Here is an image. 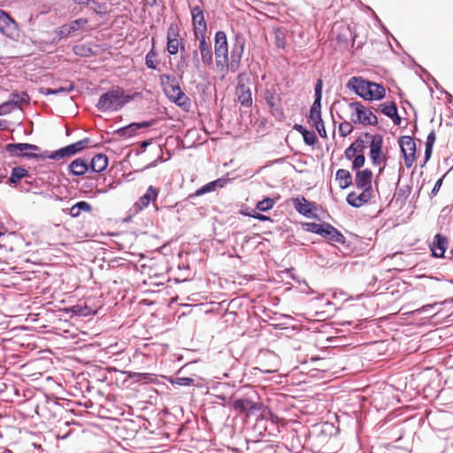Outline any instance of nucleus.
<instances>
[{"label": "nucleus", "instance_id": "obj_1", "mask_svg": "<svg viewBox=\"0 0 453 453\" xmlns=\"http://www.w3.org/2000/svg\"><path fill=\"white\" fill-rule=\"evenodd\" d=\"M138 96L139 93L125 95L122 88L119 86L112 87L109 91L101 95L96 107L103 112L118 111Z\"/></svg>", "mask_w": 453, "mask_h": 453}, {"label": "nucleus", "instance_id": "obj_2", "mask_svg": "<svg viewBox=\"0 0 453 453\" xmlns=\"http://www.w3.org/2000/svg\"><path fill=\"white\" fill-rule=\"evenodd\" d=\"M346 87L365 100H380L385 96V88L383 86L360 76L351 77L348 81Z\"/></svg>", "mask_w": 453, "mask_h": 453}, {"label": "nucleus", "instance_id": "obj_3", "mask_svg": "<svg viewBox=\"0 0 453 453\" xmlns=\"http://www.w3.org/2000/svg\"><path fill=\"white\" fill-rule=\"evenodd\" d=\"M246 46V38L241 32L234 33L231 42L230 55L228 54V64L225 65L230 72H236L241 65V61Z\"/></svg>", "mask_w": 453, "mask_h": 453}, {"label": "nucleus", "instance_id": "obj_4", "mask_svg": "<svg viewBox=\"0 0 453 453\" xmlns=\"http://www.w3.org/2000/svg\"><path fill=\"white\" fill-rule=\"evenodd\" d=\"M90 139L86 137L82 140H80L74 143L69 144L65 147L60 148L55 151L50 152L48 150H44L42 152V158H50L55 161H58L60 159L70 157L86 149L90 143Z\"/></svg>", "mask_w": 453, "mask_h": 453}, {"label": "nucleus", "instance_id": "obj_5", "mask_svg": "<svg viewBox=\"0 0 453 453\" xmlns=\"http://www.w3.org/2000/svg\"><path fill=\"white\" fill-rule=\"evenodd\" d=\"M5 150L12 156L25 157L27 159L42 158V153L38 154L40 148L37 145L30 143H8L5 145Z\"/></svg>", "mask_w": 453, "mask_h": 453}, {"label": "nucleus", "instance_id": "obj_6", "mask_svg": "<svg viewBox=\"0 0 453 453\" xmlns=\"http://www.w3.org/2000/svg\"><path fill=\"white\" fill-rule=\"evenodd\" d=\"M228 42L224 31H217L214 35V54L218 66L228 64Z\"/></svg>", "mask_w": 453, "mask_h": 453}, {"label": "nucleus", "instance_id": "obj_7", "mask_svg": "<svg viewBox=\"0 0 453 453\" xmlns=\"http://www.w3.org/2000/svg\"><path fill=\"white\" fill-rule=\"evenodd\" d=\"M159 188L154 186H149L146 192L134 203L130 211L135 215L146 209L150 203L153 204L156 211L158 207L156 204V200L159 195Z\"/></svg>", "mask_w": 453, "mask_h": 453}, {"label": "nucleus", "instance_id": "obj_8", "mask_svg": "<svg viewBox=\"0 0 453 453\" xmlns=\"http://www.w3.org/2000/svg\"><path fill=\"white\" fill-rule=\"evenodd\" d=\"M349 106L357 114V119H352L354 123L371 126L378 124L377 116L372 111L366 109L360 102L349 103Z\"/></svg>", "mask_w": 453, "mask_h": 453}, {"label": "nucleus", "instance_id": "obj_9", "mask_svg": "<svg viewBox=\"0 0 453 453\" xmlns=\"http://www.w3.org/2000/svg\"><path fill=\"white\" fill-rule=\"evenodd\" d=\"M249 76L246 73H241L237 76L236 94L238 102L244 107L252 105V96L250 88L247 86Z\"/></svg>", "mask_w": 453, "mask_h": 453}, {"label": "nucleus", "instance_id": "obj_10", "mask_svg": "<svg viewBox=\"0 0 453 453\" xmlns=\"http://www.w3.org/2000/svg\"><path fill=\"white\" fill-rule=\"evenodd\" d=\"M398 146L403 156L404 163L408 168L411 167L416 157V143L410 135H402L398 139Z\"/></svg>", "mask_w": 453, "mask_h": 453}, {"label": "nucleus", "instance_id": "obj_11", "mask_svg": "<svg viewBox=\"0 0 453 453\" xmlns=\"http://www.w3.org/2000/svg\"><path fill=\"white\" fill-rule=\"evenodd\" d=\"M262 404L249 398L236 399L232 403V408L239 413L250 416L260 411Z\"/></svg>", "mask_w": 453, "mask_h": 453}, {"label": "nucleus", "instance_id": "obj_12", "mask_svg": "<svg viewBox=\"0 0 453 453\" xmlns=\"http://www.w3.org/2000/svg\"><path fill=\"white\" fill-rule=\"evenodd\" d=\"M264 100L275 112L283 114L281 108V96L278 93L277 85L266 87L264 91Z\"/></svg>", "mask_w": 453, "mask_h": 453}, {"label": "nucleus", "instance_id": "obj_13", "mask_svg": "<svg viewBox=\"0 0 453 453\" xmlns=\"http://www.w3.org/2000/svg\"><path fill=\"white\" fill-rule=\"evenodd\" d=\"M0 33L9 38L18 35V24L3 10H0Z\"/></svg>", "mask_w": 453, "mask_h": 453}, {"label": "nucleus", "instance_id": "obj_14", "mask_svg": "<svg viewBox=\"0 0 453 453\" xmlns=\"http://www.w3.org/2000/svg\"><path fill=\"white\" fill-rule=\"evenodd\" d=\"M167 97L180 107L189 104V98L181 90L178 83H171L170 88L165 89Z\"/></svg>", "mask_w": 453, "mask_h": 453}, {"label": "nucleus", "instance_id": "obj_15", "mask_svg": "<svg viewBox=\"0 0 453 453\" xmlns=\"http://www.w3.org/2000/svg\"><path fill=\"white\" fill-rule=\"evenodd\" d=\"M292 203L296 211L310 219H318V215L314 213V210H316V205L314 203L309 202L303 196L296 197L292 199Z\"/></svg>", "mask_w": 453, "mask_h": 453}, {"label": "nucleus", "instance_id": "obj_16", "mask_svg": "<svg viewBox=\"0 0 453 453\" xmlns=\"http://www.w3.org/2000/svg\"><path fill=\"white\" fill-rule=\"evenodd\" d=\"M194 36L199 42L197 50H199L201 62L206 66L211 65L212 64L213 58L211 43L206 41V34Z\"/></svg>", "mask_w": 453, "mask_h": 453}, {"label": "nucleus", "instance_id": "obj_17", "mask_svg": "<svg viewBox=\"0 0 453 453\" xmlns=\"http://www.w3.org/2000/svg\"><path fill=\"white\" fill-rule=\"evenodd\" d=\"M190 12L194 27V35L206 34L207 24L204 19L203 10L199 6H194L191 8Z\"/></svg>", "mask_w": 453, "mask_h": 453}, {"label": "nucleus", "instance_id": "obj_18", "mask_svg": "<svg viewBox=\"0 0 453 453\" xmlns=\"http://www.w3.org/2000/svg\"><path fill=\"white\" fill-rule=\"evenodd\" d=\"M366 139H371L370 157L374 165L380 164V153L382 148V137L379 134L372 135L369 133L365 134Z\"/></svg>", "mask_w": 453, "mask_h": 453}, {"label": "nucleus", "instance_id": "obj_19", "mask_svg": "<svg viewBox=\"0 0 453 453\" xmlns=\"http://www.w3.org/2000/svg\"><path fill=\"white\" fill-rule=\"evenodd\" d=\"M228 181H229V179H226L224 177L219 178L215 180H212V181L202 186L198 189H196L195 193L189 195L188 198L193 199L195 197L201 196L207 193L213 192L218 188H224Z\"/></svg>", "mask_w": 453, "mask_h": 453}, {"label": "nucleus", "instance_id": "obj_20", "mask_svg": "<svg viewBox=\"0 0 453 453\" xmlns=\"http://www.w3.org/2000/svg\"><path fill=\"white\" fill-rule=\"evenodd\" d=\"M151 125L152 122L150 121L133 122L127 126L118 128L115 134L120 137L129 138L134 136L139 129L150 127Z\"/></svg>", "mask_w": 453, "mask_h": 453}, {"label": "nucleus", "instance_id": "obj_21", "mask_svg": "<svg viewBox=\"0 0 453 453\" xmlns=\"http://www.w3.org/2000/svg\"><path fill=\"white\" fill-rule=\"evenodd\" d=\"M448 238L441 234L434 236V242L431 246L433 256L435 257H442L448 248Z\"/></svg>", "mask_w": 453, "mask_h": 453}, {"label": "nucleus", "instance_id": "obj_22", "mask_svg": "<svg viewBox=\"0 0 453 453\" xmlns=\"http://www.w3.org/2000/svg\"><path fill=\"white\" fill-rule=\"evenodd\" d=\"M372 173L370 169L357 171L356 173V186L357 188L371 190Z\"/></svg>", "mask_w": 453, "mask_h": 453}, {"label": "nucleus", "instance_id": "obj_23", "mask_svg": "<svg viewBox=\"0 0 453 453\" xmlns=\"http://www.w3.org/2000/svg\"><path fill=\"white\" fill-rule=\"evenodd\" d=\"M371 198V193L370 190L363 189V192L359 195H357L354 192L349 193L347 196L346 201L347 203L355 208H358L362 206L364 203L368 202Z\"/></svg>", "mask_w": 453, "mask_h": 453}, {"label": "nucleus", "instance_id": "obj_24", "mask_svg": "<svg viewBox=\"0 0 453 453\" xmlns=\"http://www.w3.org/2000/svg\"><path fill=\"white\" fill-rule=\"evenodd\" d=\"M88 169L89 166L87 161L84 158L79 157L68 165V173L73 176H82Z\"/></svg>", "mask_w": 453, "mask_h": 453}, {"label": "nucleus", "instance_id": "obj_25", "mask_svg": "<svg viewBox=\"0 0 453 453\" xmlns=\"http://www.w3.org/2000/svg\"><path fill=\"white\" fill-rule=\"evenodd\" d=\"M93 173H101L108 166V157L106 155L99 153L96 154L88 165Z\"/></svg>", "mask_w": 453, "mask_h": 453}, {"label": "nucleus", "instance_id": "obj_26", "mask_svg": "<svg viewBox=\"0 0 453 453\" xmlns=\"http://www.w3.org/2000/svg\"><path fill=\"white\" fill-rule=\"evenodd\" d=\"M335 176L336 180H339V187L342 189L347 188L352 184V176L348 170L339 169Z\"/></svg>", "mask_w": 453, "mask_h": 453}, {"label": "nucleus", "instance_id": "obj_27", "mask_svg": "<svg viewBox=\"0 0 453 453\" xmlns=\"http://www.w3.org/2000/svg\"><path fill=\"white\" fill-rule=\"evenodd\" d=\"M92 211V206L86 201H80L73 204L69 209V214L73 218H77L80 216L81 211L90 212Z\"/></svg>", "mask_w": 453, "mask_h": 453}, {"label": "nucleus", "instance_id": "obj_28", "mask_svg": "<svg viewBox=\"0 0 453 453\" xmlns=\"http://www.w3.org/2000/svg\"><path fill=\"white\" fill-rule=\"evenodd\" d=\"M28 175V171L21 166L13 167L8 183L11 185H16L22 178Z\"/></svg>", "mask_w": 453, "mask_h": 453}, {"label": "nucleus", "instance_id": "obj_29", "mask_svg": "<svg viewBox=\"0 0 453 453\" xmlns=\"http://www.w3.org/2000/svg\"><path fill=\"white\" fill-rule=\"evenodd\" d=\"M379 108L383 114L391 118L394 123L396 124V104L394 101L383 103L380 104Z\"/></svg>", "mask_w": 453, "mask_h": 453}, {"label": "nucleus", "instance_id": "obj_30", "mask_svg": "<svg viewBox=\"0 0 453 453\" xmlns=\"http://www.w3.org/2000/svg\"><path fill=\"white\" fill-rule=\"evenodd\" d=\"M435 140H436V133H435V130L433 129L428 134V135L426 137V148H425V155H424L425 162H427L431 157V155L433 152V147L434 145Z\"/></svg>", "mask_w": 453, "mask_h": 453}, {"label": "nucleus", "instance_id": "obj_31", "mask_svg": "<svg viewBox=\"0 0 453 453\" xmlns=\"http://www.w3.org/2000/svg\"><path fill=\"white\" fill-rule=\"evenodd\" d=\"M8 100L17 108L20 104L29 103L30 97L26 92H13Z\"/></svg>", "mask_w": 453, "mask_h": 453}, {"label": "nucleus", "instance_id": "obj_32", "mask_svg": "<svg viewBox=\"0 0 453 453\" xmlns=\"http://www.w3.org/2000/svg\"><path fill=\"white\" fill-rule=\"evenodd\" d=\"M274 43L278 49H285L286 47V34L280 27L273 28Z\"/></svg>", "mask_w": 453, "mask_h": 453}, {"label": "nucleus", "instance_id": "obj_33", "mask_svg": "<svg viewBox=\"0 0 453 453\" xmlns=\"http://www.w3.org/2000/svg\"><path fill=\"white\" fill-rule=\"evenodd\" d=\"M326 239L330 242H334L341 243V244H343L346 242L344 235L339 230H337L334 226H333L331 228V230L329 231V234H328V236L326 237Z\"/></svg>", "mask_w": 453, "mask_h": 453}, {"label": "nucleus", "instance_id": "obj_34", "mask_svg": "<svg viewBox=\"0 0 453 453\" xmlns=\"http://www.w3.org/2000/svg\"><path fill=\"white\" fill-rule=\"evenodd\" d=\"M157 54L152 48L146 55L145 57V64L148 68L150 69H157Z\"/></svg>", "mask_w": 453, "mask_h": 453}, {"label": "nucleus", "instance_id": "obj_35", "mask_svg": "<svg viewBox=\"0 0 453 453\" xmlns=\"http://www.w3.org/2000/svg\"><path fill=\"white\" fill-rule=\"evenodd\" d=\"M274 203L275 202L273 199L265 197L257 203L256 208L260 211H268L273 207Z\"/></svg>", "mask_w": 453, "mask_h": 453}, {"label": "nucleus", "instance_id": "obj_36", "mask_svg": "<svg viewBox=\"0 0 453 453\" xmlns=\"http://www.w3.org/2000/svg\"><path fill=\"white\" fill-rule=\"evenodd\" d=\"M88 22V19L81 18L74 20H72L71 22L67 23L72 34L78 31L81 27L87 25Z\"/></svg>", "mask_w": 453, "mask_h": 453}, {"label": "nucleus", "instance_id": "obj_37", "mask_svg": "<svg viewBox=\"0 0 453 453\" xmlns=\"http://www.w3.org/2000/svg\"><path fill=\"white\" fill-rule=\"evenodd\" d=\"M436 305H437V303H434L432 304H426L420 308H417V309L411 311V312H418V313L426 312V311H429L432 309H434V307ZM400 312H403V315H405L407 313H411V311H406L404 307H401L400 309H398V313H400Z\"/></svg>", "mask_w": 453, "mask_h": 453}, {"label": "nucleus", "instance_id": "obj_38", "mask_svg": "<svg viewBox=\"0 0 453 453\" xmlns=\"http://www.w3.org/2000/svg\"><path fill=\"white\" fill-rule=\"evenodd\" d=\"M353 127L350 122L343 121L339 126V133L342 137H346L351 134Z\"/></svg>", "mask_w": 453, "mask_h": 453}, {"label": "nucleus", "instance_id": "obj_39", "mask_svg": "<svg viewBox=\"0 0 453 453\" xmlns=\"http://www.w3.org/2000/svg\"><path fill=\"white\" fill-rule=\"evenodd\" d=\"M180 40H168L166 43V49L170 55H175L179 51Z\"/></svg>", "mask_w": 453, "mask_h": 453}, {"label": "nucleus", "instance_id": "obj_40", "mask_svg": "<svg viewBox=\"0 0 453 453\" xmlns=\"http://www.w3.org/2000/svg\"><path fill=\"white\" fill-rule=\"evenodd\" d=\"M179 39V27L177 24H170L167 30V41Z\"/></svg>", "mask_w": 453, "mask_h": 453}, {"label": "nucleus", "instance_id": "obj_41", "mask_svg": "<svg viewBox=\"0 0 453 453\" xmlns=\"http://www.w3.org/2000/svg\"><path fill=\"white\" fill-rule=\"evenodd\" d=\"M55 33L59 36V38H66L72 35V32H71V29H70L68 24H64V25L58 27L55 30Z\"/></svg>", "mask_w": 453, "mask_h": 453}, {"label": "nucleus", "instance_id": "obj_42", "mask_svg": "<svg viewBox=\"0 0 453 453\" xmlns=\"http://www.w3.org/2000/svg\"><path fill=\"white\" fill-rule=\"evenodd\" d=\"M303 139L304 143L309 146H313L317 142V136L311 131H307L305 134H303Z\"/></svg>", "mask_w": 453, "mask_h": 453}, {"label": "nucleus", "instance_id": "obj_43", "mask_svg": "<svg viewBox=\"0 0 453 453\" xmlns=\"http://www.w3.org/2000/svg\"><path fill=\"white\" fill-rule=\"evenodd\" d=\"M16 107L13 106V104L7 100L6 102L0 104V116L8 114L14 111Z\"/></svg>", "mask_w": 453, "mask_h": 453}, {"label": "nucleus", "instance_id": "obj_44", "mask_svg": "<svg viewBox=\"0 0 453 453\" xmlns=\"http://www.w3.org/2000/svg\"><path fill=\"white\" fill-rule=\"evenodd\" d=\"M320 224L314 223V222H306L302 224V227L304 231L309 233L317 234L319 232V227Z\"/></svg>", "mask_w": 453, "mask_h": 453}, {"label": "nucleus", "instance_id": "obj_45", "mask_svg": "<svg viewBox=\"0 0 453 453\" xmlns=\"http://www.w3.org/2000/svg\"><path fill=\"white\" fill-rule=\"evenodd\" d=\"M308 121L313 127L316 126L317 124L323 122L321 112H310L308 116Z\"/></svg>", "mask_w": 453, "mask_h": 453}, {"label": "nucleus", "instance_id": "obj_46", "mask_svg": "<svg viewBox=\"0 0 453 453\" xmlns=\"http://www.w3.org/2000/svg\"><path fill=\"white\" fill-rule=\"evenodd\" d=\"M332 227H333V226L331 224L323 222L319 225V229L318 234H319L322 237L326 239V237L328 236L329 231L331 230Z\"/></svg>", "mask_w": 453, "mask_h": 453}, {"label": "nucleus", "instance_id": "obj_47", "mask_svg": "<svg viewBox=\"0 0 453 453\" xmlns=\"http://www.w3.org/2000/svg\"><path fill=\"white\" fill-rule=\"evenodd\" d=\"M365 155L364 153H360L358 154L354 159H353V163H352V168L353 169H359L361 168L364 164H365Z\"/></svg>", "mask_w": 453, "mask_h": 453}, {"label": "nucleus", "instance_id": "obj_48", "mask_svg": "<svg viewBox=\"0 0 453 453\" xmlns=\"http://www.w3.org/2000/svg\"><path fill=\"white\" fill-rule=\"evenodd\" d=\"M350 146H353L357 152L364 153L365 149V141H364L362 137H358L353 143L350 144Z\"/></svg>", "mask_w": 453, "mask_h": 453}, {"label": "nucleus", "instance_id": "obj_49", "mask_svg": "<svg viewBox=\"0 0 453 453\" xmlns=\"http://www.w3.org/2000/svg\"><path fill=\"white\" fill-rule=\"evenodd\" d=\"M173 383H175L179 386L188 387L194 384V380L188 377H179L176 378L175 380L173 381Z\"/></svg>", "mask_w": 453, "mask_h": 453}, {"label": "nucleus", "instance_id": "obj_50", "mask_svg": "<svg viewBox=\"0 0 453 453\" xmlns=\"http://www.w3.org/2000/svg\"><path fill=\"white\" fill-rule=\"evenodd\" d=\"M160 81L162 85H167L168 88H170L171 83H177L176 78L169 74L160 75Z\"/></svg>", "mask_w": 453, "mask_h": 453}, {"label": "nucleus", "instance_id": "obj_51", "mask_svg": "<svg viewBox=\"0 0 453 453\" xmlns=\"http://www.w3.org/2000/svg\"><path fill=\"white\" fill-rule=\"evenodd\" d=\"M411 187L406 184L404 186H403L399 190H398V201L401 199V198H407L408 196L411 194Z\"/></svg>", "mask_w": 453, "mask_h": 453}, {"label": "nucleus", "instance_id": "obj_52", "mask_svg": "<svg viewBox=\"0 0 453 453\" xmlns=\"http://www.w3.org/2000/svg\"><path fill=\"white\" fill-rule=\"evenodd\" d=\"M321 98L315 96L314 102L311 107L310 112H321Z\"/></svg>", "mask_w": 453, "mask_h": 453}, {"label": "nucleus", "instance_id": "obj_53", "mask_svg": "<svg viewBox=\"0 0 453 453\" xmlns=\"http://www.w3.org/2000/svg\"><path fill=\"white\" fill-rule=\"evenodd\" d=\"M442 181H443V177H441V178H440V179H438L436 180V182H435V184H434V186L432 188L431 193H430V196L431 197H434V196H435L438 194V192H439V190H440V188H441V187L442 185Z\"/></svg>", "mask_w": 453, "mask_h": 453}, {"label": "nucleus", "instance_id": "obj_54", "mask_svg": "<svg viewBox=\"0 0 453 453\" xmlns=\"http://www.w3.org/2000/svg\"><path fill=\"white\" fill-rule=\"evenodd\" d=\"M73 2L78 5H88L91 4L93 5H98L99 8L102 7L101 4L95 0H73Z\"/></svg>", "mask_w": 453, "mask_h": 453}, {"label": "nucleus", "instance_id": "obj_55", "mask_svg": "<svg viewBox=\"0 0 453 453\" xmlns=\"http://www.w3.org/2000/svg\"><path fill=\"white\" fill-rule=\"evenodd\" d=\"M314 127L316 128L317 132L322 138L326 137V131L325 128L324 121L319 124H317L316 126H314Z\"/></svg>", "mask_w": 453, "mask_h": 453}, {"label": "nucleus", "instance_id": "obj_56", "mask_svg": "<svg viewBox=\"0 0 453 453\" xmlns=\"http://www.w3.org/2000/svg\"><path fill=\"white\" fill-rule=\"evenodd\" d=\"M74 88V86L70 83L68 87H59L57 89V93L58 95V94H65L67 95L68 93L72 92Z\"/></svg>", "mask_w": 453, "mask_h": 453}, {"label": "nucleus", "instance_id": "obj_57", "mask_svg": "<svg viewBox=\"0 0 453 453\" xmlns=\"http://www.w3.org/2000/svg\"><path fill=\"white\" fill-rule=\"evenodd\" d=\"M357 153V150L353 146H349L344 152V156L347 159L350 160L354 157L355 154Z\"/></svg>", "mask_w": 453, "mask_h": 453}, {"label": "nucleus", "instance_id": "obj_58", "mask_svg": "<svg viewBox=\"0 0 453 453\" xmlns=\"http://www.w3.org/2000/svg\"><path fill=\"white\" fill-rule=\"evenodd\" d=\"M409 123L410 120L408 118H403L398 113V128H405Z\"/></svg>", "mask_w": 453, "mask_h": 453}, {"label": "nucleus", "instance_id": "obj_59", "mask_svg": "<svg viewBox=\"0 0 453 453\" xmlns=\"http://www.w3.org/2000/svg\"><path fill=\"white\" fill-rule=\"evenodd\" d=\"M315 96L322 97V81L318 80L315 85Z\"/></svg>", "mask_w": 453, "mask_h": 453}, {"label": "nucleus", "instance_id": "obj_60", "mask_svg": "<svg viewBox=\"0 0 453 453\" xmlns=\"http://www.w3.org/2000/svg\"><path fill=\"white\" fill-rule=\"evenodd\" d=\"M252 217L259 221H270L272 220L269 216L256 212Z\"/></svg>", "mask_w": 453, "mask_h": 453}, {"label": "nucleus", "instance_id": "obj_61", "mask_svg": "<svg viewBox=\"0 0 453 453\" xmlns=\"http://www.w3.org/2000/svg\"><path fill=\"white\" fill-rule=\"evenodd\" d=\"M296 131H297L299 134H302V136L303 135V134H305L308 130L306 129V127H304L303 126L300 125V124H295L294 125V127H293Z\"/></svg>", "mask_w": 453, "mask_h": 453}, {"label": "nucleus", "instance_id": "obj_62", "mask_svg": "<svg viewBox=\"0 0 453 453\" xmlns=\"http://www.w3.org/2000/svg\"><path fill=\"white\" fill-rule=\"evenodd\" d=\"M41 93L43 95H58L56 88H42Z\"/></svg>", "mask_w": 453, "mask_h": 453}, {"label": "nucleus", "instance_id": "obj_63", "mask_svg": "<svg viewBox=\"0 0 453 453\" xmlns=\"http://www.w3.org/2000/svg\"><path fill=\"white\" fill-rule=\"evenodd\" d=\"M102 7L99 8L98 5H93L91 4V9L96 13V14H104L105 12L103 11L104 9V5L101 4Z\"/></svg>", "mask_w": 453, "mask_h": 453}, {"label": "nucleus", "instance_id": "obj_64", "mask_svg": "<svg viewBox=\"0 0 453 453\" xmlns=\"http://www.w3.org/2000/svg\"><path fill=\"white\" fill-rule=\"evenodd\" d=\"M198 54H199L198 50H196L193 51V61H194L196 66L199 65V63L201 60V58L199 59V58H198Z\"/></svg>", "mask_w": 453, "mask_h": 453}]
</instances>
